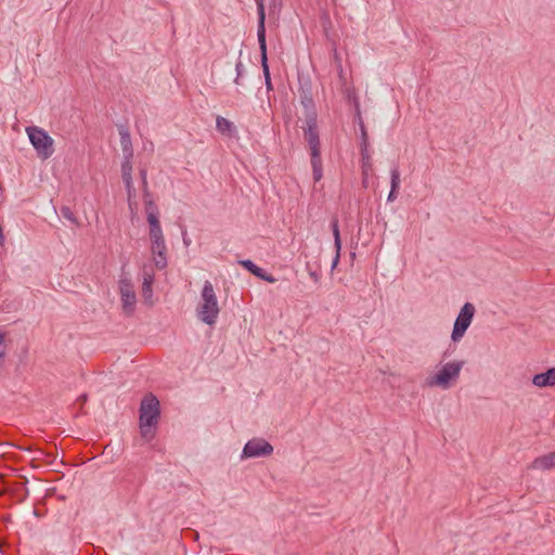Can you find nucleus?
<instances>
[{
    "mask_svg": "<svg viewBox=\"0 0 555 555\" xmlns=\"http://www.w3.org/2000/svg\"><path fill=\"white\" fill-rule=\"evenodd\" d=\"M305 121L306 126L302 127L304 138L310 151L313 180L319 182L323 177V167L321 158L320 135L318 130V119H313V117L310 116V120Z\"/></svg>",
    "mask_w": 555,
    "mask_h": 555,
    "instance_id": "obj_1",
    "label": "nucleus"
},
{
    "mask_svg": "<svg viewBox=\"0 0 555 555\" xmlns=\"http://www.w3.org/2000/svg\"><path fill=\"white\" fill-rule=\"evenodd\" d=\"M160 417V404L157 397L153 393H147L141 401L139 410L140 431L142 437L151 438L153 433L152 427L158 424Z\"/></svg>",
    "mask_w": 555,
    "mask_h": 555,
    "instance_id": "obj_2",
    "label": "nucleus"
},
{
    "mask_svg": "<svg viewBox=\"0 0 555 555\" xmlns=\"http://www.w3.org/2000/svg\"><path fill=\"white\" fill-rule=\"evenodd\" d=\"M220 309L212 284L204 283L201 293V304L197 306V315L207 325H214L218 319Z\"/></svg>",
    "mask_w": 555,
    "mask_h": 555,
    "instance_id": "obj_3",
    "label": "nucleus"
},
{
    "mask_svg": "<svg viewBox=\"0 0 555 555\" xmlns=\"http://www.w3.org/2000/svg\"><path fill=\"white\" fill-rule=\"evenodd\" d=\"M258 25H257V38L260 49L261 67L264 76V83L268 91L273 90L269 65H268V53H267V41H266V12L263 0H256Z\"/></svg>",
    "mask_w": 555,
    "mask_h": 555,
    "instance_id": "obj_4",
    "label": "nucleus"
},
{
    "mask_svg": "<svg viewBox=\"0 0 555 555\" xmlns=\"http://www.w3.org/2000/svg\"><path fill=\"white\" fill-rule=\"evenodd\" d=\"M464 364V361L447 362L436 374L427 377L426 384L429 387H440L444 390L449 389L452 384L457 380Z\"/></svg>",
    "mask_w": 555,
    "mask_h": 555,
    "instance_id": "obj_5",
    "label": "nucleus"
},
{
    "mask_svg": "<svg viewBox=\"0 0 555 555\" xmlns=\"http://www.w3.org/2000/svg\"><path fill=\"white\" fill-rule=\"evenodd\" d=\"M26 132L39 158L46 160L53 155L54 140L46 130L37 126H30L26 128Z\"/></svg>",
    "mask_w": 555,
    "mask_h": 555,
    "instance_id": "obj_6",
    "label": "nucleus"
},
{
    "mask_svg": "<svg viewBox=\"0 0 555 555\" xmlns=\"http://www.w3.org/2000/svg\"><path fill=\"white\" fill-rule=\"evenodd\" d=\"M118 284L122 308L126 311V313L130 314L134 311L137 297L131 279L129 274L125 272V267H122L121 269V274L119 276Z\"/></svg>",
    "mask_w": 555,
    "mask_h": 555,
    "instance_id": "obj_7",
    "label": "nucleus"
},
{
    "mask_svg": "<svg viewBox=\"0 0 555 555\" xmlns=\"http://www.w3.org/2000/svg\"><path fill=\"white\" fill-rule=\"evenodd\" d=\"M475 311V307L470 302H466L462 307L453 325V331L451 334V338L453 341H459L464 336L473 321Z\"/></svg>",
    "mask_w": 555,
    "mask_h": 555,
    "instance_id": "obj_8",
    "label": "nucleus"
},
{
    "mask_svg": "<svg viewBox=\"0 0 555 555\" xmlns=\"http://www.w3.org/2000/svg\"><path fill=\"white\" fill-rule=\"evenodd\" d=\"M273 453V446L263 438L248 440L242 451L241 460L266 457Z\"/></svg>",
    "mask_w": 555,
    "mask_h": 555,
    "instance_id": "obj_9",
    "label": "nucleus"
},
{
    "mask_svg": "<svg viewBox=\"0 0 555 555\" xmlns=\"http://www.w3.org/2000/svg\"><path fill=\"white\" fill-rule=\"evenodd\" d=\"M151 251L154 256V264L157 269L163 270L167 267V247L165 238L151 241Z\"/></svg>",
    "mask_w": 555,
    "mask_h": 555,
    "instance_id": "obj_10",
    "label": "nucleus"
},
{
    "mask_svg": "<svg viewBox=\"0 0 555 555\" xmlns=\"http://www.w3.org/2000/svg\"><path fill=\"white\" fill-rule=\"evenodd\" d=\"M300 102L301 105L305 108V119L310 120V116L313 117V119H318V114L314 107V102L312 99V95L309 90H301L300 92Z\"/></svg>",
    "mask_w": 555,
    "mask_h": 555,
    "instance_id": "obj_11",
    "label": "nucleus"
},
{
    "mask_svg": "<svg viewBox=\"0 0 555 555\" xmlns=\"http://www.w3.org/2000/svg\"><path fill=\"white\" fill-rule=\"evenodd\" d=\"M532 384L540 388L555 386V367L535 374L532 378Z\"/></svg>",
    "mask_w": 555,
    "mask_h": 555,
    "instance_id": "obj_12",
    "label": "nucleus"
},
{
    "mask_svg": "<svg viewBox=\"0 0 555 555\" xmlns=\"http://www.w3.org/2000/svg\"><path fill=\"white\" fill-rule=\"evenodd\" d=\"M118 133L120 137L122 156L133 155L132 141L128 128L124 125H119Z\"/></svg>",
    "mask_w": 555,
    "mask_h": 555,
    "instance_id": "obj_13",
    "label": "nucleus"
},
{
    "mask_svg": "<svg viewBox=\"0 0 555 555\" xmlns=\"http://www.w3.org/2000/svg\"><path fill=\"white\" fill-rule=\"evenodd\" d=\"M532 469L546 470L555 467V452L537 457L530 465Z\"/></svg>",
    "mask_w": 555,
    "mask_h": 555,
    "instance_id": "obj_14",
    "label": "nucleus"
},
{
    "mask_svg": "<svg viewBox=\"0 0 555 555\" xmlns=\"http://www.w3.org/2000/svg\"><path fill=\"white\" fill-rule=\"evenodd\" d=\"M400 188V171L398 165H395L390 170V192L388 194V202H393L398 196Z\"/></svg>",
    "mask_w": 555,
    "mask_h": 555,
    "instance_id": "obj_15",
    "label": "nucleus"
},
{
    "mask_svg": "<svg viewBox=\"0 0 555 555\" xmlns=\"http://www.w3.org/2000/svg\"><path fill=\"white\" fill-rule=\"evenodd\" d=\"M216 129L228 137H233L236 133V127L229 119L218 116L216 119Z\"/></svg>",
    "mask_w": 555,
    "mask_h": 555,
    "instance_id": "obj_16",
    "label": "nucleus"
},
{
    "mask_svg": "<svg viewBox=\"0 0 555 555\" xmlns=\"http://www.w3.org/2000/svg\"><path fill=\"white\" fill-rule=\"evenodd\" d=\"M132 157L133 155L122 156L121 163V178L122 182H129L132 180Z\"/></svg>",
    "mask_w": 555,
    "mask_h": 555,
    "instance_id": "obj_17",
    "label": "nucleus"
},
{
    "mask_svg": "<svg viewBox=\"0 0 555 555\" xmlns=\"http://www.w3.org/2000/svg\"><path fill=\"white\" fill-rule=\"evenodd\" d=\"M126 191H127V199H128V206L131 211L137 209L138 203H137V192L133 186V181L129 180V182H124Z\"/></svg>",
    "mask_w": 555,
    "mask_h": 555,
    "instance_id": "obj_18",
    "label": "nucleus"
},
{
    "mask_svg": "<svg viewBox=\"0 0 555 555\" xmlns=\"http://www.w3.org/2000/svg\"><path fill=\"white\" fill-rule=\"evenodd\" d=\"M357 118H358V124H359V128H360V132H361L360 152H362V154L365 156L366 155V145H369L367 132H366V128H365L364 121L361 117L359 109L357 112Z\"/></svg>",
    "mask_w": 555,
    "mask_h": 555,
    "instance_id": "obj_19",
    "label": "nucleus"
},
{
    "mask_svg": "<svg viewBox=\"0 0 555 555\" xmlns=\"http://www.w3.org/2000/svg\"><path fill=\"white\" fill-rule=\"evenodd\" d=\"M331 227H332L333 236H334V245L336 247V250L340 251L341 240H340V233H339V228H338V220L336 218H334L332 220Z\"/></svg>",
    "mask_w": 555,
    "mask_h": 555,
    "instance_id": "obj_20",
    "label": "nucleus"
},
{
    "mask_svg": "<svg viewBox=\"0 0 555 555\" xmlns=\"http://www.w3.org/2000/svg\"><path fill=\"white\" fill-rule=\"evenodd\" d=\"M238 263L244 268L246 269L248 272H250L251 274H254L255 276H258L260 275V272L262 270V268L258 267L257 264H255L251 260L249 259H245V260H240Z\"/></svg>",
    "mask_w": 555,
    "mask_h": 555,
    "instance_id": "obj_21",
    "label": "nucleus"
},
{
    "mask_svg": "<svg viewBox=\"0 0 555 555\" xmlns=\"http://www.w3.org/2000/svg\"><path fill=\"white\" fill-rule=\"evenodd\" d=\"M153 284L142 283V296L144 298V301L147 305H152V297H153Z\"/></svg>",
    "mask_w": 555,
    "mask_h": 555,
    "instance_id": "obj_22",
    "label": "nucleus"
},
{
    "mask_svg": "<svg viewBox=\"0 0 555 555\" xmlns=\"http://www.w3.org/2000/svg\"><path fill=\"white\" fill-rule=\"evenodd\" d=\"M60 212H61V216L64 219H67L73 224H77V219H76L74 212L72 211V209L68 206H62L61 209H60Z\"/></svg>",
    "mask_w": 555,
    "mask_h": 555,
    "instance_id": "obj_23",
    "label": "nucleus"
},
{
    "mask_svg": "<svg viewBox=\"0 0 555 555\" xmlns=\"http://www.w3.org/2000/svg\"><path fill=\"white\" fill-rule=\"evenodd\" d=\"M142 283L153 284L155 280L153 268L144 267L142 272Z\"/></svg>",
    "mask_w": 555,
    "mask_h": 555,
    "instance_id": "obj_24",
    "label": "nucleus"
},
{
    "mask_svg": "<svg viewBox=\"0 0 555 555\" xmlns=\"http://www.w3.org/2000/svg\"><path fill=\"white\" fill-rule=\"evenodd\" d=\"M7 354L5 333L0 330V365L3 363Z\"/></svg>",
    "mask_w": 555,
    "mask_h": 555,
    "instance_id": "obj_25",
    "label": "nucleus"
},
{
    "mask_svg": "<svg viewBox=\"0 0 555 555\" xmlns=\"http://www.w3.org/2000/svg\"><path fill=\"white\" fill-rule=\"evenodd\" d=\"M244 65L241 60H238L235 64L236 77L234 79V83L241 85V77L243 76Z\"/></svg>",
    "mask_w": 555,
    "mask_h": 555,
    "instance_id": "obj_26",
    "label": "nucleus"
},
{
    "mask_svg": "<svg viewBox=\"0 0 555 555\" xmlns=\"http://www.w3.org/2000/svg\"><path fill=\"white\" fill-rule=\"evenodd\" d=\"M150 238L151 241L164 238L162 227L150 229Z\"/></svg>",
    "mask_w": 555,
    "mask_h": 555,
    "instance_id": "obj_27",
    "label": "nucleus"
},
{
    "mask_svg": "<svg viewBox=\"0 0 555 555\" xmlns=\"http://www.w3.org/2000/svg\"><path fill=\"white\" fill-rule=\"evenodd\" d=\"M306 269L309 273V276L313 280V282L319 283L320 279H321V274L317 270L312 269V267L309 262L306 264Z\"/></svg>",
    "mask_w": 555,
    "mask_h": 555,
    "instance_id": "obj_28",
    "label": "nucleus"
},
{
    "mask_svg": "<svg viewBox=\"0 0 555 555\" xmlns=\"http://www.w3.org/2000/svg\"><path fill=\"white\" fill-rule=\"evenodd\" d=\"M144 206L146 216H149V214L158 215V207L154 201H149L147 203L144 204Z\"/></svg>",
    "mask_w": 555,
    "mask_h": 555,
    "instance_id": "obj_29",
    "label": "nucleus"
},
{
    "mask_svg": "<svg viewBox=\"0 0 555 555\" xmlns=\"http://www.w3.org/2000/svg\"><path fill=\"white\" fill-rule=\"evenodd\" d=\"M146 219L150 224V229L160 227L158 215L149 214V216H146Z\"/></svg>",
    "mask_w": 555,
    "mask_h": 555,
    "instance_id": "obj_30",
    "label": "nucleus"
},
{
    "mask_svg": "<svg viewBox=\"0 0 555 555\" xmlns=\"http://www.w3.org/2000/svg\"><path fill=\"white\" fill-rule=\"evenodd\" d=\"M139 173H140V178H141L142 188L149 186L147 185V170H146V168H144V167L140 168Z\"/></svg>",
    "mask_w": 555,
    "mask_h": 555,
    "instance_id": "obj_31",
    "label": "nucleus"
},
{
    "mask_svg": "<svg viewBox=\"0 0 555 555\" xmlns=\"http://www.w3.org/2000/svg\"><path fill=\"white\" fill-rule=\"evenodd\" d=\"M257 278L269 283H274L276 281V279L273 275L268 274L263 269L261 270L260 275H258Z\"/></svg>",
    "mask_w": 555,
    "mask_h": 555,
    "instance_id": "obj_32",
    "label": "nucleus"
},
{
    "mask_svg": "<svg viewBox=\"0 0 555 555\" xmlns=\"http://www.w3.org/2000/svg\"><path fill=\"white\" fill-rule=\"evenodd\" d=\"M257 278L269 283H274L276 281V279L273 275L268 274L263 269L261 270L260 275H258Z\"/></svg>",
    "mask_w": 555,
    "mask_h": 555,
    "instance_id": "obj_33",
    "label": "nucleus"
},
{
    "mask_svg": "<svg viewBox=\"0 0 555 555\" xmlns=\"http://www.w3.org/2000/svg\"><path fill=\"white\" fill-rule=\"evenodd\" d=\"M361 157H362V167H363V170L365 171V167H369L371 165L370 164L371 156H370V153H369V145H366V155L364 156L361 153Z\"/></svg>",
    "mask_w": 555,
    "mask_h": 555,
    "instance_id": "obj_34",
    "label": "nucleus"
},
{
    "mask_svg": "<svg viewBox=\"0 0 555 555\" xmlns=\"http://www.w3.org/2000/svg\"><path fill=\"white\" fill-rule=\"evenodd\" d=\"M142 193H143V202H144V204L147 203L149 201H154L153 196H152V193L149 190V186L142 188Z\"/></svg>",
    "mask_w": 555,
    "mask_h": 555,
    "instance_id": "obj_35",
    "label": "nucleus"
},
{
    "mask_svg": "<svg viewBox=\"0 0 555 555\" xmlns=\"http://www.w3.org/2000/svg\"><path fill=\"white\" fill-rule=\"evenodd\" d=\"M183 244L188 247L191 244V238L188 236L186 230H182Z\"/></svg>",
    "mask_w": 555,
    "mask_h": 555,
    "instance_id": "obj_36",
    "label": "nucleus"
},
{
    "mask_svg": "<svg viewBox=\"0 0 555 555\" xmlns=\"http://www.w3.org/2000/svg\"><path fill=\"white\" fill-rule=\"evenodd\" d=\"M339 261V251L336 250V256L333 259L332 268H335Z\"/></svg>",
    "mask_w": 555,
    "mask_h": 555,
    "instance_id": "obj_37",
    "label": "nucleus"
},
{
    "mask_svg": "<svg viewBox=\"0 0 555 555\" xmlns=\"http://www.w3.org/2000/svg\"><path fill=\"white\" fill-rule=\"evenodd\" d=\"M79 401H81L82 403L87 401V395H81L79 397Z\"/></svg>",
    "mask_w": 555,
    "mask_h": 555,
    "instance_id": "obj_38",
    "label": "nucleus"
}]
</instances>
